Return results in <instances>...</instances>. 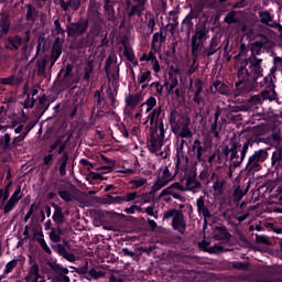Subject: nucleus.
<instances>
[{
    "mask_svg": "<svg viewBox=\"0 0 282 282\" xmlns=\"http://www.w3.org/2000/svg\"><path fill=\"white\" fill-rule=\"evenodd\" d=\"M192 151L194 152V155H196L197 160L202 162V155H204V147L202 145V141L196 139L193 142Z\"/></svg>",
    "mask_w": 282,
    "mask_h": 282,
    "instance_id": "obj_25",
    "label": "nucleus"
},
{
    "mask_svg": "<svg viewBox=\"0 0 282 282\" xmlns=\"http://www.w3.org/2000/svg\"><path fill=\"white\" fill-rule=\"evenodd\" d=\"M260 21H261V23H265L267 25H270L271 28L274 25V21L272 20V14L268 11L260 12Z\"/></svg>",
    "mask_w": 282,
    "mask_h": 282,
    "instance_id": "obj_32",
    "label": "nucleus"
},
{
    "mask_svg": "<svg viewBox=\"0 0 282 282\" xmlns=\"http://www.w3.org/2000/svg\"><path fill=\"white\" fill-rule=\"evenodd\" d=\"M138 197H140L138 195V192L128 193L123 197H120V196L116 197L112 200V204H122V202H133L134 199H138Z\"/></svg>",
    "mask_w": 282,
    "mask_h": 282,
    "instance_id": "obj_23",
    "label": "nucleus"
},
{
    "mask_svg": "<svg viewBox=\"0 0 282 282\" xmlns=\"http://www.w3.org/2000/svg\"><path fill=\"white\" fill-rule=\"evenodd\" d=\"M144 184H147V178H144V177L129 181V185L131 186V188L133 191H137V188H142V186H144Z\"/></svg>",
    "mask_w": 282,
    "mask_h": 282,
    "instance_id": "obj_39",
    "label": "nucleus"
},
{
    "mask_svg": "<svg viewBox=\"0 0 282 282\" xmlns=\"http://www.w3.org/2000/svg\"><path fill=\"white\" fill-rule=\"evenodd\" d=\"M219 129L217 127V120H214V122L210 124V133L215 135V138H219Z\"/></svg>",
    "mask_w": 282,
    "mask_h": 282,
    "instance_id": "obj_53",
    "label": "nucleus"
},
{
    "mask_svg": "<svg viewBox=\"0 0 282 282\" xmlns=\"http://www.w3.org/2000/svg\"><path fill=\"white\" fill-rule=\"evenodd\" d=\"M9 129H12L14 133H30L32 129H34V124H28L26 127L23 123H19L18 121H12L9 126Z\"/></svg>",
    "mask_w": 282,
    "mask_h": 282,
    "instance_id": "obj_16",
    "label": "nucleus"
},
{
    "mask_svg": "<svg viewBox=\"0 0 282 282\" xmlns=\"http://www.w3.org/2000/svg\"><path fill=\"white\" fill-rule=\"evenodd\" d=\"M105 271L101 270H96V269H90L87 273V275H84L88 281H96L98 279H105Z\"/></svg>",
    "mask_w": 282,
    "mask_h": 282,
    "instance_id": "obj_22",
    "label": "nucleus"
},
{
    "mask_svg": "<svg viewBox=\"0 0 282 282\" xmlns=\"http://www.w3.org/2000/svg\"><path fill=\"white\" fill-rule=\"evenodd\" d=\"M197 212L199 215H203L205 219V224L207 219H210V210H208V207H206V204L204 203V197H199L196 200Z\"/></svg>",
    "mask_w": 282,
    "mask_h": 282,
    "instance_id": "obj_17",
    "label": "nucleus"
},
{
    "mask_svg": "<svg viewBox=\"0 0 282 282\" xmlns=\"http://www.w3.org/2000/svg\"><path fill=\"white\" fill-rule=\"evenodd\" d=\"M35 239H36L37 243H40V246L44 250V252H46V254H52V249H50V246H47V242H45L43 231L35 232Z\"/></svg>",
    "mask_w": 282,
    "mask_h": 282,
    "instance_id": "obj_24",
    "label": "nucleus"
},
{
    "mask_svg": "<svg viewBox=\"0 0 282 282\" xmlns=\"http://www.w3.org/2000/svg\"><path fill=\"white\" fill-rule=\"evenodd\" d=\"M219 40L217 36H213L209 46L205 50L206 56H213V54H216L219 51Z\"/></svg>",
    "mask_w": 282,
    "mask_h": 282,
    "instance_id": "obj_20",
    "label": "nucleus"
},
{
    "mask_svg": "<svg viewBox=\"0 0 282 282\" xmlns=\"http://www.w3.org/2000/svg\"><path fill=\"white\" fill-rule=\"evenodd\" d=\"M70 10H78L80 8V0H70L68 1Z\"/></svg>",
    "mask_w": 282,
    "mask_h": 282,
    "instance_id": "obj_57",
    "label": "nucleus"
},
{
    "mask_svg": "<svg viewBox=\"0 0 282 282\" xmlns=\"http://www.w3.org/2000/svg\"><path fill=\"white\" fill-rule=\"evenodd\" d=\"M213 237L217 241H226L230 237V234L228 232V230L226 228L217 227L213 231Z\"/></svg>",
    "mask_w": 282,
    "mask_h": 282,
    "instance_id": "obj_19",
    "label": "nucleus"
},
{
    "mask_svg": "<svg viewBox=\"0 0 282 282\" xmlns=\"http://www.w3.org/2000/svg\"><path fill=\"white\" fill-rule=\"evenodd\" d=\"M76 272L77 274H84L85 276H87V274H89V263L85 262V265L78 268Z\"/></svg>",
    "mask_w": 282,
    "mask_h": 282,
    "instance_id": "obj_50",
    "label": "nucleus"
},
{
    "mask_svg": "<svg viewBox=\"0 0 282 282\" xmlns=\"http://www.w3.org/2000/svg\"><path fill=\"white\" fill-rule=\"evenodd\" d=\"M225 21L226 23H235V21H237V19H235V13H228L227 17L225 18Z\"/></svg>",
    "mask_w": 282,
    "mask_h": 282,
    "instance_id": "obj_61",
    "label": "nucleus"
},
{
    "mask_svg": "<svg viewBox=\"0 0 282 282\" xmlns=\"http://www.w3.org/2000/svg\"><path fill=\"white\" fill-rule=\"evenodd\" d=\"M22 41H23V40H22L21 37L15 36L14 39H12V40L10 41V43H11V45L13 46L14 50H19V45H21Z\"/></svg>",
    "mask_w": 282,
    "mask_h": 282,
    "instance_id": "obj_55",
    "label": "nucleus"
},
{
    "mask_svg": "<svg viewBox=\"0 0 282 282\" xmlns=\"http://www.w3.org/2000/svg\"><path fill=\"white\" fill-rule=\"evenodd\" d=\"M199 12H202V7L195 6L191 10V15L193 17V19H197V17H199Z\"/></svg>",
    "mask_w": 282,
    "mask_h": 282,
    "instance_id": "obj_56",
    "label": "nucleus"
},
{
    "mask_svg": "<svg viewBox=\"0 0 282 282\" xmlns=\"http://www.w3.org/2000/svg\"><path fill=\"white\" fill-rule=\"evenodd\" d=\"M155 133L156 135H159V138H155V135H153L149 143V150L151 151V153H158L164 144V123L161 120H156L155 122Z\"/></svg>",
    "mask_w": 282,
    "mask_h": 282,
    "instance_id": "obj_4",
    "label": "nucleus"
},
{
    "mask_svg": "<svg viewBox=\"0 0 282 282\" xmlns=\"http://www.w3.org/2000/svg\"><path fill=\"white\" fill-rule=\"evenodd\" d=\"M151 64H152L153 72L155 74H160V62L158 59H153Z\"/></svg>",
    "mask_w": 282,
    "mask_h": 282,
    "instance_id": "obj_59",
    "label": "nucleus"
},
{
    "mask_svg": "<svg viewBox=\"0 0 282 282\" xmlns=\"http://www.w3.org/2000/svg\"><path fill=\"white\" fill-rule=\"evenodd\" d=\"M54 25H55V30H56L57 34H63V28H61V21L55 20Z\"/></svg>",
    "mask_w": 282,
    "mask_h": 282,
    "instance_id": "obj_63",
    "label": "nucleus"
},
{
    "mask_svg": "<svg viewBox=\"0 0 282 282\" xmlns=\"http://www.w3.org/2000/svg\"><path fill=\"white\" fill-rule=\"evenodd\" d=\"M140 85H142V89H147V83L151 80V70H147L144 73H141V75L138 78Z\"/></svg>",
    "mask_w": 282,
    "mask_h": 282,
    "instance_id": "obj_35",
    "label": "nucleus"
},
{
    "mask_svg": "<svg viewBox=\"0 0 282 282\" xmlns=\"http://www.w3.org/2000/svg\"><path fill=\"white\" fill-rule=\"evenodd\" d=\"M172 217V227L174 230H177L182 235L186 231V220H184V214L177 209H170L164 213L163 219H171Z\"/></svg>",
    "mask_w": 282,
    "mask_h": 282,
    "instance_id": "obj_2",
    "label": "nucleus"
},
{
    "mask_svg": "<svg viewBox=\"0 0 282 282\" xmlns=\"http://www.w3.org/2000/svg\"><path fill=\"white\" fill-rule=\"evenodd\" d=\"M135 210H140V207L133 205L131 207L126 208L124 213H127L128 215H133V213H135Z\"/></svg>",
    "mask_w": 282,
    "mask_h": 282,
    "instance_id": "obj_62",
    "label": "nucleus"
},
{
    "mask_svg": "<svg viewBox=\"0 0 282 282\" xmlns=\"http://www.w3.org/2000/svg\"><path fill=\"white\" fill-rule=\"evenodd\" d=\"M175 191H184V186H182L180 183H174L167 188L163 189L161 195H172V197H174V199H178V202H186V198Z\"/></svg>",
    "mask_w": 282,
    "mask_h": 282,
    "instance_id": "obj_13",
    "label": "nucleus"
},
{
    "mask_svg": "<svg viewBox=\"0 0 282 282\" xmlns=\"http://www.w3.org/2000/svg\"><path fill=\"white\" fill-rule=\"evenodd\" d=\"M22 197H23V193H21V185H19L15 192L11 195V197L4 203V206H3L4 215H8V213H12V210L17 208V204L21 202Z\"/></svg>",
    "mask_w": 282,
    "mask_h": 282,
    "instance_id": "obj_11",
    "label": "nucleus"
},
{
    "mask_svg": "<svg viewBox=\"0 0 282 282\" xmlns=\"http://www.w3.org/2000/svg\"><path fill=\"white\" fill-rule=\"evenodd\" d=\"M138 4L133 6L131 11L128 13L129 17H133L134 14H138V17L142 15V12H144V6L147 1H137Z\"/></svg>",
    "mask_w": 282,
    "mask_h": 282,
    "instance_id": "obj_27",
    "label": "nucleus"
},
{
    "mask_svg": "<svg viewBox=\"0 0 282 282\" xmlns=\"http://www.w3.org/2000/svg\"><path fill=\"white\" fill-rule=\"evenodd\" d=\"M26 99L24 100V109H32V107H34V102H36V100H34V98H30V94L26 95Z\"/></svg>",
    "mask_w": 282,
    "mask_h": 282,
    "instance_id": "obj_51",
    "label": "nucleus"
},
{
    "mask_svg": "<svg viewBox=\"0 0 282 282\" xmlns=\"http://www.w3.org/2000/svg\"><path fill=\"white\" fill-rule=\"evenodd\" d=\"M53 271L57 274V281L69 282V276H67L69 270L67 268L55 264Z\"/></svg>",
    "mask_w": 282,
    "mask_h": 282,
    "instance_id": "obj_18",
    "label": "nucleus"
},
{
    "mask_svg": "<svg viewBox=\"0 0 282 282\" xmlns=\"http://www.w3.org/2000/svg\"><path fill=\"white\" fill-rule=\"evenodd\" d=\"M61 54H63V44H61V40L57 39L53 44V50H52L53 63H52V65H54V63H56V61H58V58H61Z\"/></svg>",
    "mask_w": 282,
    "mask_h": 282,
    "instance_id": "obj_21",
    "label": "nucleus"
},
{
    "mask_svg": "<svg viewBox=\"0 0 282 282\" xmlns=\"http://www.w3.org/2000/svg\"><path fill=\"white\" fill-rule=\"evenodd\" d=\"M144 100V97L142 96V93H137V94H128L124 97V102H126V108H124V113L126 116H131L133 109L140 105Z\"/></svg>",
    "mask_w": 282,
    "mask_h": 282,
    "instance_id": "obj_7",
    "label": "nucleus"
},
{
    "mask_svg": "<svg viewBox=\"0 0 282 282\" xmlns=\"http://www.w3.org/2000/svg\"><path fill=\"white\" fill-rule=\"evenodd\" d=\"M249 102L251 105H261V102H263V99H262L261 95L260 96L259 95H254V96L251 97Z\"/></svg>",
    "mask_w": 282,
    "mask_h": 282,
    "instance_id": "obj_54",
    "label": "nucleus"
},
{
    "mask_svg": "<svg viewBox=\"0 0 282 282\" xmlns=\"http://www.w3.org/2000/svg\"><path fill=\"white\" fill-rule=\"evenodd\" d=\"M265 160H268V150H258L249 156L247 169H249V171H261V162H265Z\"/></svg>",
    "mask_w": 282,
    "mask_h": 282,
    "instance_id": "obj_5",
    "label": "nucleus"
},
{
    "mask_svg": "<svg viewBox=\"0 0 282 282\" xmlns=\"http://www.w3.org/2000/svg\"><path fill=\"white\" fill-rule=\"evenodd\" d=\"M69 161V154L64 152L62 158L59 159V175L65 176L67 174V162Z\"/></svg>",
    "mask_w": 282,
    "mask_h": 282,
    "instance_id": "obj_28",
    "label": "nucleus"
},
{
    "mask_svg": "<svg viewBox=\"0 0 282 282\" xmlns=\"http://www.w3.org/2000/svg\"><path fill=\"white\" fill-rule=\"evenodd\" d=\"M177 85H180L177 77L171 75L169 82L165 83L167 94H173V90L175 89V87H177Z\"/></svg>",
    "mask_w": 282,
    "mask_h": 282,
    "instance_id": "obj_29",
    "label": "nucleus"
},
{
    "mask_svg": "<svg viewBox=\"0 0 282 282\" xmlns=\"http://www.w3.org/2000/svg\"><path fill=\"white\" fill-rule=\"evenodd\" d=\"M58 195L61 198L64 199V202H72V194L67 191H59Z\"/></svg>",
    "mask_w": 282,
    "mask_h": 282,
    "instance_id": "obj_52",
    "label": "nucleus"
},
{
    "mask_svg": "<svg viewBox=\"0 0 282 282\" xmlns=\"http://www.w3.org/2000/svg\"><path fill=\"white\" fill-rule=\"evenodd\" d=\"M25 282H45V278L41 275V269L36 262H33L29 268L26 276L23 279Z\"/></svg>",
    "mask_w": 282,
    "mask_h": 282,
    "instance_id": "obj_12",
    "label": "nucleus"
},
{
    "mask_svg": "<svg viewBox=\"0 0 282 282\" xmlns=\"http://www.w3.org/2000/svg\"><path fill=\"white\" fill-rule=\"evenodd\" d=\"M123 55L126 56V58H128V61H133L134 58L133 52L129 51L128 47L124 48Z\"/></svg>",
    "mask_w": 282,
    "mask_h": 282,
    "instance_id": "obj_60",
    "label": "nucleus"
},
{
    "mask_svg": "<svg viewBox=\"0 0 282 282\" xmlns=\"http://www.w3.org/2000/svg\"><path fill=\"white\" fill-rule=\"evenodd\" d=\"M12 138L10 137V133H6L2 137H0V147L1 149H4V151H8L12 147V143H10Z\"/></svg>",
    "mask_w": 282,
    "mask_h": 282,
    "instance_id": "obj_33",
    "label": "nucleus"
},
{
    "mask_svg": "<svg viewBox=\"0 0 282 282\" xmlns=\"http://www.w3.org/2000/svg\"><path fill=\"white\" fill-rule=\"evenodd\" d=\"M239 144L232 143L230 148H226L225 154L229 155L231 160H235V165L239 166L246 160V155L248 153V149H250V142L247 141L243 143L241 150H240V156H239Z\"/></svg>",
    "mask_w": 282,
    "mask_h": 282,
    "instance_id": "obj_3",
    "label": "nucleus"
},
{
    "mask_svg": "<svg viewBox=\"0 0 282 282\" xmlns=\"http://www.w3.org/2000/svg\"><path fill=\"white\" fill-rule=\"evenodd\" d=\"M61 235H62V231L59 228L57 229L53 228L48 234V237L51 241H53V243H58V241H61Z\"/></svg>",
    "mask_w": 282,
    "mask_h": 282,
    "instance_id": "obj_43",
    "label": "nucleus"
},
{
    "mask_svg": "<svg viewBox=\"0 0 282 282\" xmlns=\"http://www.w3.org/2000/svg\"><path fill=\"white\" fill-rule=\"evenodd\" d=\"M178 138H193V131L188 128V124L183 126L177 132Z\"/></svg>",
    "mask_w": 282,
    "mask_h": 282,
    "instance_id": "obj_44",
    "label": "nucleus"
},
{
    "mask_svg": "<svg viewBox=\"0 0 282 282\" xmlns=\"http://www.w3.org/2000/svg\"><path fill=\"white\" fill-rule=\"evenodd\" d=\"M91 74H94V64L91 62H88L84 68V80L89 83V79L91 78Z\"/></svg>",
    "mask_w": 282,
    "mask_h": 282,
    "instance_id": "obj_42",
    "label": "nucleus"
},
{
    "mask_svg": "<svg viewBox=\"0 0 282 282\" xmlns=\"http://www.w3.org/2000/svg\"><path fill=\"white\" fill-rule=\"evenodd\" d=\"M58 250L63 251V257L64 259H66V261H69L70 263H74V261H76V256H74V253L68 252L65 250V247H63L62 245L57 246Z\"/></svg>",
    "mask_w": 282,
    "mask_h": 282,
    "instance_id": "obj_46",
    "label": "nucleus"
},
{
    "mask_svg": "<svg viewBox=\"0 0 282 282\" xmlns=\"http://www.w3.org/2000/svg\"><path fill=\"white\" fill-rule=\"evenodd\" d=\"M246 65H248V62L245 61L242 63V66L238 68V79L239 83H236V87H239V85H243V83H249V80H252V75L248 72V68H246Z\"/></svg>",
    "mask_w": 282,
    "mask_h": 282,
    "instance_id": "obj_14",
    "label": "nucleus"
},
{
    "mask_svg": "<svg viewBox=\"0 0 282 282\" xmlns=\"http://www.w3.org/2000/svg\"><path fill=\"white\" fill-rule=\"evenodd\" d=\"M19 261L18 260H11L6 264V268L3 270V274L0 276V279H4V276H8V274H10V272H12L14 270V268H17Z\"/></svg>",
    "mask_w": 282,
    "mask_h": 282,
    "instance_id": "obj_36",
    "label": "nucleus"
},
{
    "mask_svg": "<svg viewBox=\"0 0 282 282\" xmlns=\"http://www.w3.org/2000/svg\"><path fill=\"white\" fill-rule=\"evenodd\" d=\"M252 72H254V74H256V76L252 77V80H257L259 78V76H261V72H263V69L261 68V66L259 64H253Z\"/></svg>",
    "mask_w": 282,
    "mask_h": 282,
    "instance_id": "obj_49",
    "label": "nucleus"
},
{
    "mask_svg": "<svg viewBox=\"0 0 282 282\" xmlns=\"http://www.w3.org/2000/svg\"><path fill=\"white\" fill-rule=\"evenodd\" d=\"M160 113H162V108H161V107L153 109V110L148 115V119H147V121L144 122V124H147V122H150V124H153V123L155 122V120H156L158 118H160Z\"/></svg>",
    "mask_w": 282,
    "mask_h": 282,
    "instance_id": "obj_31",
    "label": "nucleus"
},
{
    "mask_svg": "<svg viewBox=\"0 0 282 282\" xmlns=\"http://www.w3.org/2000/svg\"><path fill=\"white\" fill-rule=\"evenodd\" d=\"M53 207L55 208V212L52 217L53 221H55V224H63V210L56 204H54Z\"/></svg>",
    "mask_w": 282,
    "mask_h": 282,
    "instance_id": "obj_34",
    "label": "nucleus"
},
{
    "mask_svg": "<svg viewBox=\"0 0 282 282\" xmlns=\"http://www.w3.org/2000/svg\"><path fill=\"white\" fill-rule=\"evenodd\" d=\"M214 89H217V91L220 93L223 96H228V91H230L228 86L225 84H221V82H215Z\"/></svg>",
    "mask_w": 282,
    "mask_h": 282,
    "instance_id": "obj_41",
    "label": "nucleus"
},
{
    "mask_svg": "<svg viewBox=\"0 0 282 282\" xmlns=\"http://www.w3.org/2000/svg\"><path fill=\"white\" fill-rule=\"evenodd\" d=\"M197 188H199V182L191 177L186 180L184 191H196Z\"/></svg>",
    "mask_w": 282,
    "mask_h": 282,
    "instance_id": "obj_38",
    "label": "nucleus"
},
{
    "mask_svg": "<svg viewBox=\"0 0 282 282\" xmlns=\"http://www.w3.org/2000/svg\"><path fill=\"white\" fill-rule=\"evenodd\" d=\"M262 87H267V89L261 91V98L263 100H275L276 99V91H274V84H272V77L267 76L263 78Z\"/></svg>",
    "mask_w": 282,
    "mask_h": 282,
    "instance_id": "obj_10",
    "label": "nucleus"
},
{
    "mask_svg": "<svg viewBox=\"0 0 282 282\" xmlns=\"http://www.w3.org/2000/svg\"><path fill=\"white\" fill-rule=\"evenodd\" d=\"M86 30H87V22H77L68 26V34L69 36H78L80 34H85Z\"/></svg>",
    "mask_w": 282,
    "mask_h": 282,
    "instance_id": "obj_15",
    "label": "nucleus"
},
{
    "mask_svg": "<svg viewBox=\"0 0 282 282\" xmlns=\"http://www.w3.org/2000/svg\"><path fill=\"white\" fill-rule=\"evenodd\" d=\"M155 105H158V99L155 97H150L141 105V107H147L145 113H151L153 111Z\"/></svg>",
    "mask_w": 282,
    "mask_h": 282,
    "instance_id": "obj_30",
    "label": "nucleus"
},
{
    "mask_svg": "<svg viewBox=\"0 0 282 282\" xmlns=\"http://www.w3.org/2000/svg\"><path fill=\"white\" fill-rule=\"evenodd\" d=\"M170 124L173 133L177 134L180 133V129L184 128L186 124H191V121L177 111H172L170 116Z\"/></svg>",
    "mask_w": 282,
    "mask_h": 282,
    "instance_id": "obj_6",
    "label": "nucleus"
},
{
    "mask_svg": "<svg viewBox=\"0 0 282 282\" xmlns=\"http://www.w3.org/2000/svg\"><path fill=\"white\" fill-rule=\"evenodd\" d=\"M171 180H173V174H171V172L169 171V167L166 166L162 167L159 172L156 182L152 186V191L154 193H158V191H161L162 188H164V186H166V184H169Z\"/></svg>",
    "mask_w": 282,
    "mask_h": 282,
    "instance_id": "obj_8",
    "label": "nucleus"
},
{
    "mask_svg": "<svg viewBox=\"0 0 282 282\" xmlns=\"http://www.w3.org/2000/svg\"><path fill=\"white\" fill-rule=\"evenodd\" d=\"M109 282H122V278H116L115 275H111L109 278Z\"/></svg>",
    "mask_w": 282,
    "mask_h": 282,
    "instance_id": "obj_64",
    "label": "nucleus"
},
{
    "mask_svg": "<svg viewBox=\"0 0 282 282\" xmlns=\"http://www.w3.org/2000/svg\"><path fill=\"white\" fill-rule=\"evenodd\" d=\"M202 80L196 79L195 82L191 80V86L189 90L193 91L194 94H202Z\"/></svg>",
    "mask_w": 282,
    "mask_h": 282,
    "instance_id": "obj_45",
    "label": "nucleus"
},
{
    "mask_svg": "<svg viewBox=\"0 0 282 282\" xmlns=\"http://www.w3.org/2000/svg\"><path fill=\"white\" fill-rule=\"evenodd\" d=\"M115 4L116 3L105 4V11L108 21H113V19H116V10H113Z\"/></svg>",
    "mask_w": 282,
    "mask_h": 282,
    "instance_id": "obj_40",
    "label": "nucleus"
},
{
    "mask_svg": "<svg viewBox=\"0 0 282 282\" xmlns=\"http://www.w3.org/2000/svg\"><path fill=\"white\" fill-rule=\"evenodd\" d=\"M164 41V35L162 32H156L153 34L152 37V45L155 47L156 45H162V42Z\"/></svg>",
    "mask_w": 282,
    "mask_h": 282,
    "instance_id": "obj_48",
    "label": "nucleus"
},
{
    "mask_svg": "<svg viewBox=\"0 0 282 282\" xmlns=\"http://www.w3.org/2000/svg\"><path fill=\"white\" fill-rule=\"evenodd\" d=\"M208 28L204 24H199L196 26L194 31V35L192 36V54L193 56H197L199 54V47L208 41L209 37Z\"/></svg>",
    "mask_w": 282,
    "mask_h": 282,
    "instance_id": "obj_1",
    "label": "nucleus"
},
{
    "mask_svg": "<svg viewBox=\"0 0 282 282\" xmlns=\"http://www.w3.org/2000/svg\"><path fill=\"white\" fill-rule=\"evenodd\" d=\"M10 186H12V183H9L4 188L0 189V199H2V202H8L10 197Z\"/></svg>",
    "mask_w": 282,
    "mask_h": 282,
    "instance_id": "obj_47",
    "label": "nucleus"
},
{
    "mask_svg": "<svg viewBox=\"0 0 282 282\" xmlns=\"http://www.w3.org/2000/svg\"><path fill=\"white\" fill-rule=\"evenodd\" d=\"M25 76H28V66L21 68L18 75H11L9 77L0 78V85H9L10 87H19L23 83Z\"/></svg>",
    "mask_w": 282,
    "mask_h": 282,
    "instance_id": "obj_9",
    "label": "nucleus"
},
{
    "mask_svg": "<svg viewBox=\"0 0 282 282\" xmlns=\"http://www.w3.org/2000/svg\"><path fill=\"white\" fill-rule=\"evenodd\" d=\"M271 166H282V149L276 148L271 155Z\"/></svg>",
    "mask_w": 282,
    "mask_h": 282,
    "instance_id": "obj_26",
    "label": "nucleus"
},
{
    "mask_svg": "<svg viewBox=\"0 0 282 282\" xmlns=\"http://www.w3.org/2000/svg\"><path fill=\"white\" fill-rule=\"evenodd\" d=\"M265 43H268V37L267 36H261V40L260 41H256L253 43V45L256 47H263V45H265Z\"/></svg>",
    "mask_w": 282,
    "mask_h": 282,
    "instance_id": "obj_58",
    "label": "nucleus"
},
{
    "mask_svg": "<svg viewBox=\"0 0 282 282\" xmlns=\"http://www.w3.org/2000/svg\"><path fill=\"white\" fill-rule=\"evenodd\" d=\"M15 134L17 137L13 138L11 147H21V142H24L25 138H28V132H21Z\"/></svg>",
    "mask_w": 282,
    "mask_h": 282,
    "instance_id": "obj_37",
    "label": "nucleus"
}]
</instances>
